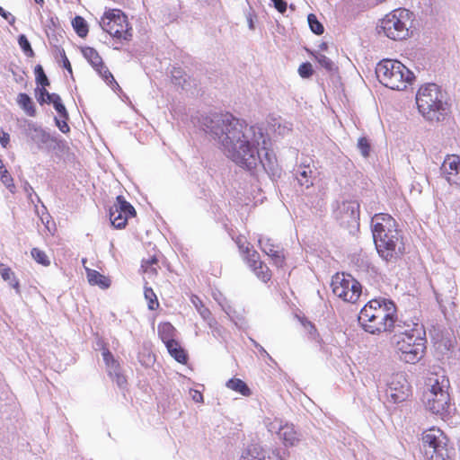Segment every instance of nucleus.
Returning a JSON list of instances; mask_svg holds the SVG:
<instances>
[{"instance_id": "1", "label": "nucleus", "mask_w": 460, "mask_h": 460, "mask_svg": "<svg viewBox=\"0 0 460 460\" xmlns=\"http://www.w3.org/2000/svg\"><path fill=\"white\" fill-rule=\"evenodd\" d=\"M203 130L219 145L236 165L259 179L265 172L271 180L282 169L269 148L270 138L259 125H249L230 113H213L202 119Z\"/></svg>"}, {"instance_id": "2", "label": "nucleus", "mask_w": 460, "mask_h": 460, "mask_svg": "<svg viewBox=\"0 0 460 460\" xmlns=\"http://www.w3.org/2000/svg\"><path fill=\"white\" fill-rule=\"evenodd\" d=\"M372 234L378 254L386 261H396L403 255L405 247L395 220L385 213L372 217Z\"/></svg>"}, {"instance_id": "3", "label": "nucleus", "mask_w": 460, "mask_h": 460, "mask_svg": "<svg viewBox=\"0 0 460 460\" xmlns=\"http://www.w3.org/2000/svg\"><path fill=\"white\" fill-rule=\"evenodd\" d=\"M396 305L387 298L370 300L361 309L358 322L363 329L372 334L391 331L395 327Z\"/></svg>"}, {"instance_id": "4", "label": "nucleus", "mask_w": 460, "mask_h": 460, "mask_svg": "<svg viewBox=\"0 0 460 460\" xmlns=\"http://www.w3.org/2000/svg\"><path fill=\"white\" fill-rule=\"evenodd\" d=\"M419 111L429 121H440L447 116L449 108L445 93L433 83L421 85L416 94Z\"/></svg>"}, {"instance_id": "5", "label": "nucleus", "mask_w": 460, "mask_h": 460, "mask_svg": "<svg viewBox=\"0 0 460 460\" xmlns=\"http://www.w3.org/2000/svg\"><path fill=\"white\" fill-rule=\"evenodd\" d=\"M379 82L392 90L406 89L414 79V75L402 62L394 59H383L376 67Z\"/></svg>"}, {"instance_id": "6", "label": "nucleus", "mask_w": 460, "mask_h": 460, "mask_svg": "<svg viewBox=\"0 0 460 460\" xmlns=\"http://www.w3.org/2000/svg\"><path fill=\"white\" fill-rule=\"evenodd\" d=\"M411 332V333L403 332L404 336L397 339L394 343L400 359L405 363L414 364L423 357L425 339L422 335L425 332L422 328H413Z\"/></svg>"}, {"instance_id": "7", "label": "nucleus", "mask_w": 460, "mask_h": 460, "mask_svg": "<svg viewBox=\"0 0 460 460\" xmlns=\"http://www.w3.org/2000/svg\"><path fill=\"white\" fill-rule=\"evenodd\" d=\"M411 13L406 9H396L386 14L378 25V32L394 40H405L409 36Z\"/></svg>"}, {"instance_id": "8", "label": "nucleus", "mask_w": 460, "mask_h": 460, "mask_svg": "<svg viewBox=\"0 0 460 460\" xmlns=\"http://www.w3.org/2000/svg\"><path fill=\"white\" fill-rule=\"evenodd\" d=\"M447 438L439 429H430L422 434V445L425 455L430 460H448L450 450Z\"/></svg>"}, {"instance_id": "9", "label": "nucleus", "mask_w": 460, "mask_h": 460, "mask_svg": "<svg viewBox=\"0 0 460 460\" xmlns=\"http://www.w3.org/2000/svg\"><path fill=\"white\" fill-rule=\"evenodd\" d=\"M101 27L118 40H130L132 38V28L128 25L127 16L120 10L106 12L102 18Z\"/></svg>"}, {"instance_id": "10", "label": "nucleus", "mask_w": 460, "mask_h": 460, "mask_svg": "<svg viewBox=\"0 0 460 460\" xmlns=\"http://www.w3.org/2000/svg\"><path fill=\"white\" fill-rule=\"evenodd\" d=\"M332 288L335 296L349 303H356L362 291L361 284L351 275L346 277L344 273H337L332 278Z\"/></svg>"}, {"instance_id": "11", "label": "nucleus", "mask_w": 460, "mask_h": 460, "mask_svg": "<svg viewBox=\"0 0 460 460\" xmlns=\"http://www.w3.org/2000/svg\"><path fill=\"white\" fill-rule=\"evenodd\" d=\"M333 216L341 226L352 232L359 226V203L357 200H343L337 203Z\"/></svg>"}, {"instance_id": "12", "label": "nucleus", "mask_w": 460, "mask_h": 460, "mask_svg": "<svg viewBox=\"0 0 460 460\" xmlns=\"http://www.w3.org/2000/svg\"><path fill=\"white\" fill-rule=\"evenodd\" d=\"M426 408L433 414L445 415L449 409V394L445 391L438 380L435 381L428 392L424 394Z\"/></svg>"}, {"instance_id": "13", "label": "nucleus", "mask_w": 460, "mask_h": 460, "mask_svg": "<svg viewBox=\"0 0 460 460\" xmlns=\"http://www.w3.org/2000/svg\"><path fill=\"white\" fill-rule=\"evenodd\" d=\"M24 131L26 136L37 145L39 149H42L44 146H46L48 149L63 150L65 147V142L63 140H58L51 137L49 133L32 121L26 122Z\"/></svg>"}, {"instance_id": "14", "label": "nucleus", "mask_w": 460, "mask_h": 460, "mask_svg": "<svg viewBox=\"0 0 460 460\" xmlns=\"http://www.w3.org/2000/svg\"><path fill=\"white\" fill-rule=\"evenodd\" d=\"M440 170L450 184L460 185V157L458 155H447Z\"/></svg>"}, {"instance_id": "15", "label": "nucleus", "mask_w": 460, "mask_h": 460, "mask_svg": "<svg viewBox=\"0 0 460 460\" xmlns=\"http://www.w3.org/2000/svg\"><path fill=\"white\" fill-rule=\"evenodd\" d=\"M397 378L402 379L401 381H392L389 385L387 394L394 403L403 402L409 396L410 387L405 378L402 376H397Z\"/></svg>"}, {"instance_id": "16", "label": "nucleus", "mask_w": 460, "mask_h": 460, "mask_svg": "<svg viewBox=\"0 0 460 460\" xmlns=\"http://www.w3.org/2000/svg\"><path fill=\"white\" fill-rule=\"evenodd\" d=\"M293 175L302 188L309 189L314 184V171L305 163H302L294 168Z\"/></svg>"}, {"instance_id": "17", "label": "nucleus", "mask_w": 460, "mask_h": 460, "mask_svg": "<svg viewBox=\"0 0 460 460\" xmlns=\"http://www.w3.org/2000/svg\"><path fill=\"white\" fill-rule=\"evenodd\" d=\"M259 243L261 251L267 255L270 256L277 266L281 267L283 265L285 256L282 251L279 250V247L271 243L270 239H260Z\"/></svg>"}, {"instance_id": "18", "label": "nucleus", "mask_w": 460, "mask_h": 460, "mask_svg": "<svg viewBox=\"0 0 460 460\" xmlns=\"http://www.w3.org/2000/svg\"><path fill=\"white\" fill-rule=\"evenodd\" d=\"M278 435L286 447H295L301 440V434L295 429L293 425L286 424L280 427Z\"/></svg>"}, {"instance_id": "19", "label": "nucleus", "mask_w": 460, "mask_h": 460, "mask_svg": "<svg viewBox=\"0 0 460 460\" xmlns=\"http://www.w3.org/2000/svg\"><path fill=\"white\" fill-rule=\"evenodd\" d=\"M82 53L97 72H101L103 68H105L102 58L95 49L91 47H84L82 49Z\"/></svg>"}, {"instance_id": "20", "label": "nucleus", "mask_w": 460, "mask_h": 460, "mask_svg": "<svg viewBox=\"0 0 460 460\" xmlns=\"http://www.w3.org/2000/svg\"><path fill=\"white\" fill-rule=\"evenodd\" d=\"M87 279L92 286H99L101 288H108L111 286V280L109 278L101 274L95 270L86 268Z\"/></svg>"}, {"instance_id": "21", "label": "nucleus", "mask_w": 460, "mask_h": 460, "mask_svg": "<svg viewBox=\"0 0 460 460\" xmlns=\"http://www.w3.org/2000/svg\"><path fill=\"white\" fill-rule=\"evenodd\" d=\"M169 354L179 363H186L188 356L185 350L181 347L179 342L175 340L173 341L164 344Z\"/></svg>"}, {"instance_id": "22", "label": "nucleus", "mask_w": 460, "mask_h": 460, "mask_svg": "<svg viewBox=\"0 0 460 460\" xmlns=\"http://www.w3.org/2000/svg\"><path fill=\"white\" fill-rule=\"evenodd\" d=\"M109 217L111 225L117 229H122L126 226L128 217L120 212L117 207L111 206L109 209Z\"/></svg>"}, {"instance_id": "23", "label": "nucleus", "mask_w": 460, "mask_h": 460, "mask_svg": "<svg viewBox=\"0 0 460 460\" xmlns=\"http://www.w3.org/2000/svg\"><path fill=\"white\" fill-rule=\"evenodd\" d=\"M18 105L26 112L27 115L34 117L36 115V108L32 99L24 93H21L17 96Z\"/></svg>"}, {"instance_id": "24", "label": "nucleus", "mask_w": 460, "mask_h": 460, "mask_svg": "<svg viewBox=\"0 0 460 460\" xmlns=\"http://www.w3.org/2000/svg\"><path fill=\"white\" fill-rule=\"evenodd\" d=\"M175 328L170 323H163L158 325V336L166 344L175 341Z\"/></svg>"}, {"instance_id": "25", "label": "nucleus", "mask_w": 460, "mask_h": 460, "mask_svg": "<svg viewBox=\"0 0 460 460\" xmlns=\"http://www.w3.org/2000/svg\"><path fill=\"white\" fill-rule=\"evenodd\" d=\"M0 274L4 280L9 281V285L15 289L16 294L20 295V285L19 281L15 279L13 270L5 264H0Z\"/></svg>"}, {"instance_id": "26", "label": "nucleus", "mask_w": 460, "mask_h": 460, "mask_svg": "<svg viewBox=\"0 0 460 460\" xmlns=\"http://www.w3.org/2000/svg\"><path fill=\"white\" fill-rule=\"evenodd\" d=\"M226 387L239 393L243 396H249L252 394L251 389L248 387L245 382L239 378H231L226 382Z\"/></svg>"}, {"instance_id": "27", "label": "nucleus", "mask_w": 460, "mask_h": 460, "mask_svg": "<svg viewBox=\"0 0 460 460\" xmlns=\"http://www.w3.org/2000/svg\"><path fill=\"white\" fill-rule=\"evenodd\" d=\"M112 206L117 207V208L119 209L120 212H123L128 218L136 217L137 215L134 207L121 195L117 196L116 201Z\"/></svg>"}, {"instance_id": "28", "label": "nucleus", "mask_w": 460, "mask_h": 460, "mask_svg": "<svg viewBox=\"0 0 460 460\" xmlns=\"http://www.w3.org/2000/svg\"><path fill=\"white\" fill-rule=\"evenodd\" d=\"M72 25L76 34L84 38L88 33V24L82 16H75L72 21Z\"/></svg>"}, {"instance_id": "29", "label": "nucleus", "mask_w": 460, "mask_h": 460, "mask_svg": "<svg viewBox=\"0 0 460 460\" xmlns=\"http://www.w3.org/2000/svg\"><path fill=\"white\" fill-rule=\"evenodd\" d=\"M252 270L255 273V275L261 279L263 282H267L270 279L271 274L270 269L264 262H260L259 264L251 268Z\"/></svg>"}, {"instance_id": "30", "label": "nucleus", "mask_w": 460, "mask_h": 460, "mask_svg": "<svg viewBox=\"0 0 460 460\" xmlns=\"http://www.w3.org/2000/svg\"><path fill=\"white\" fill-rule=\"evenodd\" d=\"M395 324L396 326L395 327H393L391 329L390 332H395V335H394V341H396L397 339H400L402 338V336H404L403 332L405 333H411V328H410L411 326L410 325H407V328H405V324H402V322L401 321H398L397 318L395 317ZM413 328H417L419 329V324L418 323H413ZM422 328V326L420 327V329Z\"/></svg>"}, {"instance_id": "31", "label": "nucleus", "mask_w": 460, "mask_h": 460, "mask_svg": "<svg viewBox=\"0 0 460 460\" xmlns=\"http://www.w3.org/2000/svg\"><path fill=\"white\" fill-rule=\"evenodd\" d=\"M172 81L174 84L181 85L183 87L186 83V73L181 67H172L171 70Z\"/></svg>"}, {"instance_id": "32", "label": "nucleus", "mask_w": 460, "mask_h": 460, "mask_svg": "<svg viewBox=\"0 0 460 460\" xmlns=\"http://www.w3.org/2000/svg\"><path fill=\"white\" fill-rule=\"evenodd\" d=\"M307 22L310 30L316 35H322L324 31L323 25L318 21L317 17L314 13H310L307 16Z\"/></svg>"}, {"instance_id": "33", "label": "nucleus", "mask_w": 460, "mask_h": 460, "mask_svg": "<svg viewBox=\"0 0 460 460\" xmlns=\"http://www.w3.org/2000/svg\"><path fill=\"white\" fill-rule=\"evenodd\" d=\"M102 358H103V360L108 367V372H109L110 376H112V375H113L112 369L119 367V363L114 359L112 353L107 349H103Z\"/></svg>"}, {"instance_id": "34", "label": "nucleus", "mask_w": 460, "mask_h": 460, "mask_svg": "<svg viewBox=\"0 0 460 460\" xmlns=\"http://www.w3.org/2000/svg\"><path fill=\"white\" fill-rule=\"evenodd\" d=\"M35 79L38 85L46 87L49 85V80L46 75L41 65H37L34 68Z\"/></svg>"}, {"instance_id": "35", "label": "nucleus", "mask_w": 460, "mask_h": 460, "mask_svg": "<svg viewBox=\"0 0 460 460\" xmlns=\"http://www.w3.org/2000/svg\"><path fill=\"white\" fill-rule=\"evenodd\" d=\"M144 295L145 298L148 301V308L155 310L159 306V303L154 290L151 288L145 287Z\"/></svg>"}, {"instance_id": "36", "label": "nucleus", "mask_w": 460, "mask_h": 460, "mask_svg": "<svg viewBox=\"0 0 460 460\" xmlns=\"http://www.w3.org/2000/svg\"><path fill=\"white\" fill-rule=\"evenodd\" d=\"M18 44L25 55L31 58L34 57V51L31 46L30 41L24 34L18 36Z\"/></svg>"}, {"instance_id": "37", "label": "nucleus", "mask_w": 460, "mask_h": 460, "mask_svg": "<svg viewBox=\"0 0 460 460\" xmlns=\"http://www.w3.org/2000/svg\"><path fill=\"white\" fill-rule=\"evenodd\" d=\"M314 58L317 60V62L321 65V66L325 68L327 71L332 72L336 68L334 63L325 55L316 53L314 55Z\"/></svg>"}, {"instance_id": "38", "label": "nucleus", "mask_w": 460, "mask_h": 460, "mask_svg": "<svg viewBox=\"0 0 460 460\" xmlns=\"http://www.w3.org/2000/svg\"><path fill=\"white\" fill-rule=\"evenodd\" d=\"M31 254L32 256V258L40 264L43 265V266H49L50 261L47 256V254L38 249V248H32L31 249Z\"/></svg>"}, {"instance_id": "39", "label": "nucleus", "mask_w": 460, "mask_h": 460, "mask_svg": "<svg viewBox=\"0 0 460 460\" xmlns=\"http://www.w3.org/2000/svg\"><path fill=\"white\" fill-rule=\"evenodd\" d=\"M158 265V260L155 256H152L148 259H143L141 268L145 272H152L156 273V268L155 266Z\"/></svg>"}, {"instance_id": "40", "label": "nucleus", "mask_w": 460, "mask_h": 460, "mask_svg": "<svg viewBox=\"0 0 460 460\" xmlns=\"http://www.w3.org/2000/svg\"><path fill=\"white\" fill-rule=\"evenodd\" d=\"M98 74L112 89H120L119 84L114 79L112 74L109 71V69L106 66L101 72H98Z\"/></svg>"}, {"instance_id": "41", "label": "nucleus", "mask_w": 460, "mask_h": 460, "mask_svg": "<svg viewBox=\"0 0 460 460\" xmlns=\"http://www.w3.org/2000/svg\"><path fill=\"white\" fill-rule=\"evenodd\" d=\"M55 98H56L55 101L52 102L54 109L56 110V111L59 114V116L62 119H69L68 112H67L65 105L63 104L60 96H56Z\"/></svg>"}, {"instance_id": "42", "label": "nucleus", "mask_w": 460, "mask_h": 460, "mask_svg": "<svg viewBox=\"0 0 460 460\" xmlns=\"http://www.w3.org/2000/svg\"><path fill=\"white\" fill-rule=\"evenodd\" d=\"M357 146L364 157H367L369 155L371 146H370V143L367 137H359L358 140Z\"/></svg>"}, {"instance_id": "43", "label": "nucleus", "mask_w": 460, "mask_h": 460, "mask_svg": "<svg viewBox=\"0 0 460 460\" xmlns=\"http://www.w3.org/2000/svg\"><path fill=\"white\" fill-rule=\"evenodd\" d=\"M245 253H247L246 260H247V263L250 268L261 262V261L260 260V255H259L258 252L252 251V252H250L249 247L246 246Z\"/></svg>"}, {"instance_id": "44", "label": "nucleus", "mask_w": 460, "mask_h": 460, "mask_svg": "<svg viewBox=\"0 0 460 460\" xmlns=\"http://www.w3.org/2000/svg\"><path fill=\"white\" fill-rule=\"evenodd\" d=\"M313 73V66L309 62L302 63L298 67V74L302 78H309Z\"/></svg>"}, {"instance_id": "45", "label": "nucleus", "mask_w": 460, "mask_h": 460, "mask_svg": "<svg viewBox=\"0 0 460 460\" xmlns=\"http://www.w3.org/2000/svg\"><path fill=\"white\" fill-rule=\"evenodd\" d=\"M113 375L111 379L116 382L118 386L123 387L127 384V379L124 375L120 373L119 366L112 369Z\"/></svg>"}, {"instance_id": "46", "label": "nucleus", "mask_w": 460, "mask_h": 460, "mask_svg": "<svg viewBox=\"0 0 460 460\" xmlns=\"http://www.w3.org/2000/svg\"><path fill=\"white\" fill-rule=\"evenodd\" d=\"M0 179L2 182L7 187L10 188L11 186H13V179L11 178L9 172L7 170H3V166H0Z\"/></svg>"}, {"instance_id": "47", "label": "nucleus", "mask_w": 460, "mask_h": 460, "mask_svg": "<svg viewBox=\"0 0 460 460\" xmlns=\"http://www.w3.org/2000/svg\"><path fill=\"white\" fill-rule=\"evenodd\" d=\"M55 124L56 126L59 128V130L63 133H67L69 132L70 130V128L67 124V120L68 119H58L57 117H55Z\"/></svg>"}, {"instance_id": "48", "label": "nucleus", "mask_w": 460, "mask_h": 460, "mask_svg": "<svg viewBox=\"0 0 460 460\" xmlns=\"http://www.w3.org/2000/svg\"><path fill=\"white\" fill-rule=\"evenodd\" d=\"M46 94H48V91L46 90L45 87L41 86V88L37 87L35 89V96H36L38 102L40 105L45 103Z\"/></svg>"}, {"instance_id": "49", "label": "nucleus", "mask_w": 460, "mask_h": 460, "mask_svg": "<svg viewBox=\"0 0 460 460\" xmlns=\"http://www.w3.org/2000/svg\"><path fill=\"white\" fill-rule=\"evenodd\" d=\"M60 58L63 62V67L65 69H66L67 72L72 75H73L72 66H71L70 61L68 60L64 49H62L60 51Z\"/></svg>"}, {"instance_id": "50", "label": "nucleus", "mask_w": 460, "mask_h": 460, "mask_svg": "<svg viewBox=\"0 0 460 460\" xmlns=\"http://www.w3.org/2000/svg\"><path fill=\"white\" fill-rule=\"evenodd\" d=\"M274 4V7L281 13L287 11V2L285 0H271Z\"/></svg>"}, {"instance_id": "51", "label": "nucleus", "mask_w": 460, "mask_h": 460, "mask_svg": "<svg viewBox=\"0 0 460 460\" xmlns=\"http://www.w3.org/2000/svg\"><path fill=\"white\" fill-rule=\"evenodd\" d=\"M0 15L10 24H13L15 22V17L11 13L6 12L2 6H0Z\"/></svg>"}, {"instance_id": "52", "label": "nucleus", "mask_w": 460, "mask_h": 460, "mask_svg": "<svg viewBox=\"0 0 460 460\" xmlns=\"http://www.w3.org/2000/svg\"><path fill=\"white\" fill-rule=\"evenodd\" d=\"M252 342L253 346L259 350V352L261 353V356L269 358L271 361L273 360L272 358L270 357V355L265 350V349L261 344H259L254 340H252Z\"/></svg>"}, {"instance_id": "53", "label": "nucleus", "mask_w": 460, "mask_h": 460, "mask_svg": "<svg viewBox=\"0 0 460 460\" xmlns=\"http://www.w3.org/2000/svg\"><path fill=\"white\" fill-rule=\"evenodd\" d=\"M198 312L204 320H208V322L211 320L210 319L211 313L207 307L204 306L203 304L201 305L200 307H199Z\"/></svg>"}, {"instance_id": "54", "label": "nucleus", "mask_w": 460, "mask_h": 460, "mask_svg": "<svg viewBox=\"0 0 460 460\" xmlns=\"http://www.w3.org/2000/svg\"><path fill=\"white\" fill-rule=\"evenodd\" d=\"M190 394L192 396V399L197 402H200L203 401V395L200 392L197 391V390H192L190 391Z\"/></svg>"}, {"instance_id": "55", "label": "nucleus", "mask_w": 460, "mask_h": 460, "mask_svg": "<svg viewBox=\"0 0 460 460\" xmlns=\"http://www.w3.org/2000/svg\"><path fill=\"white\" fill-rule=\"evenodd\" d=\"M303 325L305 326V328L306 330H308V332L311 335H313L314 333L316 332L315 326L311 322L305 321L303 323Z\"/></svg>"}, {"instance_id": "56", "label": "nucleus", "mask_w": 460, "mask_h": 460, "mask_svg": "<svg viewBox=\"0 0 460 460\" xmlns=\"http://www.w3.org/2000/svg\"><path fill=\"white\" fill-rule=\"evenodd\" d=\"M190 301L197 310H199V307L203 304L201 299L196 295L191 296Z\"/></svg>"}, {"instance_id": "57", "label": "nucleus", "mask_w": 460, "mask_h": 460, "mask_svg": "<svg viewBox=\"0 0 460 460\" xmlns=\"http://www.w3.org/2000/svg\"><path fill=\"white\" fill-rule=\"evenodd\" d=\"M217 323L214 320V319H211L209 322H208V325L211 329H213V334L216 336V334H220V330L218 327H217Z\"/></svg>"}, {"instance_id": "58", "label": "nucleus", "mask_w": 460, "mask_h": 460, "mask_svg": "<svg viewBox=\"0 0 460 460\" xmlns=\"http://www.w3.org/2000/svg\"><path fill=\"white\" fill-rule=\"evenodd\" d=\"M253 13H249L247 14V22H248V27L250 30L253 31L255 29V25H254V22H253Z\"/></svg>"}, {"instance_id": "59", "label": "nucleus", "mask_w": 460, "mask_h": 460, "mask_svg": "<svg viewBox=\"0 0 460 460\" xmlns=\"http://www.w3.org/2000/svg\"><path fill=\"white\" fill-rule=\"evenodd\" d=\"M56 96H59L58 93H50L48 92V94H46V98H45V103H52L54 101H55V97Z\"/></svg>"}, {"instance_id": "60", "label": "nucleus", "mask_w": 460, "mask_h": 460, "mask_svg": "<svg viewBox=\"0 0 460 460\" xmlns=\"http://www.w3.org/2000/svg\"><path fill=\"white\" fill-rule=\"evenodd\" d=\"M13 75H14V79L17 83H21V82H23L24 80V77H23V74L24 72H22V75H17L14 71H12Z\"/></svg>"}, {"instance_id": "61", "label": "nucleus", "mask_w": 460, "mask_h": 460, "mask_svg": "<svg viewBox=\"0 0 460 460\" xmlns=\"http://www.w3.org/2000/svg\"><path fill=\"white\" fill-rule=\"evenodd\" d=\"M24 190L28 193L29 196H31V192H33V189L29 183L25 184Z\"/></svg>"}, {"instance_id": "62", "label": "nucleus", "mask_w": 460, "mask_h": 460, "mask_svg": "<svg viewBox=\"0 0 460 460\" xmlns=\"http://www.w3.org/2000/svg\"><path fill=\"white\" fill-rule=\"evenodd\" d=\"M319 48L321 50H326L328 48L327 43H325V42L321 43Z\"/></svg>"}, {"instance_id": "63", "label": "nucleus", "mask_w": 460, "mask_h": 460, "mask_svg": "<svg viewBox=\"0 0 460 460\" xmlns=\"http://www.w3.org/2000/svg\"><path fill=\"white\" fill-rule=\"evenodd\" d=\"M35 3L39 4H44V0H34Z\"/></svg>"}, {"instance_id": "64", "label": "nucleus", "mask_w": 460, "mask_h": 460, "mask_svg": "<svg viewBox=\"0 0 460 460\" xmlns=\"http://www.w3.org/2000/svg\"><path fill=\"white\" fill-rule=\"evenodd\" d=\"M239 248H240V250H242L243 252H245V249L243 248V244H239Z\"/></svg>"}]
</instances>
